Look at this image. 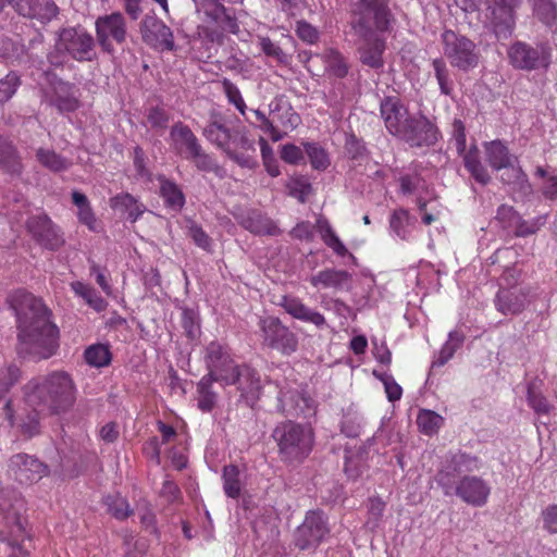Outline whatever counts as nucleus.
Returning a JSON list of instances; mask_svg holds the SVG:
<instances>
[{"mask_svg": "<svg viewBox=\"0 0 557 557\" xmlns=\"http://www.w3.org/2000/svg\"><path fill=\"white\" fill-rule=\"evenodd\" d=\"M17 322V354L33 360L48 359L59 346V329L40 298L17 292L12 298Z\"/></svg>", "mask_w": 557, "mask_h": 557, "instance_id": "obj_1", "label": "nucleus"}, {"mask_svg": "<svg viewBox=\"0 0 557 557\" xmlns=\"http://www.w3.org/2000/svg\"><path fill=\"white\" fill-rule=\"evenodd\" d=\"M26 404L44 416L67 412L76 400V386L65 371H52L28 381L24 387Z\"/></svg>", "mask_w": 557, "mask_h": 557, "instance_id": "obj_2", "label": "nucleus"}, {"mask_svg": "<svg viewBox=\"0 0 557 557\" xmlns=\"http://www.w3.org/2000/svg\"><path fill=\"white\" fill-rule=\"evenodd\" d=\"M272 437L281 460L288 465L301 463L309 457L314 445V432L309 424L284 421L273 430Z\"/></svg>", "mask_w": 557, "mask_h": 557, "instance_id": "obj_3", "label": "nucleus"}, {"mask_svg": "<svg viewBox=\"0 0 557 557\" xmlns=\"http://www.w3.org/2000/svg\"><path fill=\"white\" fill-rule=\"evenodd\" d=\"M393 14L387 0H354L350 26L355 35L384 33L389 29Z\"/></svg>", "mask_w": 557, "mask_h": 557, "instance_id": "obj_4", "label": "nucleus"}, {"mask_svg": "<svg viewBox=\"0 0 557 557\" xmlns=\"http://www.w3.org/2000/svg\"><path fill=\"white\" fill-rule=\"evenodd\" d=\"M443 55L451 67L470 72L478 67L481 53L478 45L465 35L446 29L441 35Z\"/></svg>", "mask_w": 557, "mask_h": 557, "instance_id": "obj_5", "label": "nucleus"}, {"mask_svg": "<svg viewBox=\"0 0 557 557\" xmlns=\"http://www.w3.org/2000/svg\"><path fill=\"white\" fill-rule=\"evenodd\" d=\"M436 482L444 495L455 494L462 502L473 507L484 506L491 494L490 484L480 476L463 475L457 483L449 478L448 471H438Z\"/></svg>", "mask_w": 557, "mask_h": 557, "instance_id": "obj_6", "label": "nucleus"}, {"mask_svg": "<svg viewBox=\"0 0 557 557\" xmlns=\"http://www.w3.org/2000/svg\"><path fill=\"white\" fill-rule=\"evenodd\" d=\"M49 86L44 90L46 101L60 113L74 112L81 107L79 88L70 82L59 78L55 74L46 72Z\"/></svg>", "mask_w": 557, "mask_h": 557, "instance_id": "obj_7", "label": "nucleus"}, {"mask_svg": "<svg viewBox=\"0 0 557 557\" xmlns=\"http://www.w3.org/2000/svg\"><path fill=\"white\" fill-rule=\"evenodd\" d=\"M96 39L102 51L114 53V44L122 46L127 38V23L121 12L98 16L95 22Z\"/></svg>", "mask_w": 557, "mask_h": 557, "instance_id": "obj_8", "label": "nucleus"}, {"mask_svg": "<svg viewBox=\"0 0 557 557\" xmlns=\"http://www.w3.org/2000/svg\"><path fill=\"white\" fill-rule=\"evenodd\" d=\"M59 47L78 62L92 61L96 58L95 38L84 27H65L58 32Z\"/></svg>", "mask_w": 557, "mask_h": 557, "instance_id": "obj_9", "label": "nucleus"}, {"mask_svg": "<svg viewBox=\"0 0 557 557\" xmlns=\"http://www.w3.org/2000/svg\"><path fill=\"white\" fill-rule=\"evenodd\" d=\"M330 533L327 517L321 510H310L295 533V545L300 549L315 548Z\"/></svg>", "mask_w": 557, "mask_h": 557, "instance_id": "obj_10", "label": "nucleus"}, {"mask_svg": "<svg viewBox=\"0 0 557 557\" xmlns=\"http://www.w3.org/2000/svg\"><path fill=\"white\" fill-rule=\"evenodd\" d=\"M203 361L208 370L206 375L218 379L221 385L231 379L230 374L239 366L233 359L228 346L218 341H212L205 347Z\"/></svg>", "mask_w": 557, "mask_h": 557, "instance_id": "obj_11", "label": "nucleus"}, {"mask_svg": "<svg viewBox=\"0 0 557 557\" xmlns=\"http://www.w3.org/2000/svg\"><path fill=\"white\" fill-rule=\"evenodd\" d=\"M259 325L262 332L263 343L265 345L284 355H290L296 351L298 339L296 335L280 321V319L268 317L261 319Z\"/></svg>", "mask_w": 557, "mask_h": 557, "instance_id": "obj_12", "label": "nucleus"}, {"mask_svg": "<svg viewBox=\"0 0 557 557\" xmlns=\"http://www.w3.org/2000/svg\"><path fill=\"white\" fill-rule=\"evenodd\" d=\"M8 472L21 484H34L48 475L49 468L35 456L20 453L9 459Z\"/></svg>", "mask_w": 557, "mask_h": 557, "instance_id": "obj_13", "label": "nucleus"}, {"mask_svg": "<svg viewBox=\"0 0 557 557\" xmlns=\"http://www.w3.org/2000/svg\"><path fill=\"white\" fill-rule=\"evenodd\" d=\"M230 376L231 379L226 380L222 385H236L240 400L247 406L253 407L262 389L261 379L258 372L247 364H239Z\"/></svg>", "mask_w": 557, "mask_h": 557, "instance_id": "obj_14", "label": "nucleus"}, {"mask_svg": "<svg viewBox=\"0 0 557 557\" xmlns=\"http://www.w3.org/2000/svg\"><path fill=\"white\" fill-rule=\"evenodd\" d=\"M522 0H492L490 23L497 39H508L516 25V11Z\"/></svg>", "mask_w": 557, "mask_h": 557, "instance_id": "obj_15", "label": "nucleus"}, {"mask_svg": "<svg viewBox=\"0 0 557 557\" xmlns=\"http://www.w3.org/2000/svg\"><path fill=\"white\" fill-rule=\"evenodd\" d=\"M143 41L149 47L161 50L172 51L175 48L174 35L172 29L154 15H146L139 26Z\"/></svg>", "mask_w": 557, "mask_h": 557, "instance_id": "obj_16", "label": "nucleus"}, {"mask_svg": "<svg viewBox=\"0 0 557 557\" xmlns=\"http://www.w3.org/2000/svg\"><path fill=\"white\" fill-rule=\"evenodd\" d=\"M399 138L411 147H429L437 141L438 131L426 116L412 115Z\"/></svg>", "mask_w": 557, "mask_h": 557, "instance_id": "obj_17", "label": "nucleus"}, {"mask_svg": "<svg viewBox=\"0 0 557 557\" xmlns=\"http://www.w3.org/2000/svg\"><path fill=\"white\" fill-rule=\"evenodd\" d=\"M508 58L513 67L525 71L547 67L549 64V55L543 48H533L521 41L509 48Z\"/></svg>", "mask_w": 557, "mask_h": 557, "instance_id": "obj_18", "label": "nucleus"}, {"mask_svg": "<svg viewBox=\"0 0 557 557\" xmlns=\"http://www.w3.org/2000/svg\"><path fill=\"white\" fill-rule=\"evenodd\" d=\"M224 153L242 168L252 170L258 166L256 143L246 129L237 128Z\"/></svg>", "mask_w": 557, "mask_h": 557, "instance_id": "obj_19", "label": "nucleus"}, {"mask_svg": "<svg viewBox=\"0 0 557 557\" xmlns=\"http://www.w3.org/2000/svg\"><path fill=\"white\" fill-rule=\"evenodd\" d=\"M15 12L26 18L36 20L46 25L59 14V8L53 0H7Z\"/></svg>", "mask_w": 557, "mask_h": 557, "instance_id": "obj_20", "label": "nucleus"}, {"mask_svg": "<svg viewBox=\"0 0 557 557\" xmlns=\"http://www.w3.org/2000/svg\"><path fill=\"white\" fill-rule=\"evenodd\" d=\"M27 228L33 237L47 249L57 250L64 243L59 228L46 214L30 216L27 221Z\"/></svg>", "mask_w": 557, "mask_h": 557, "instance_id": "obj_21", "label": "nucleus"}, {"mask_svg": "<svg viewBox=\"0 0 557 557\" xmlns=\"http://www.w3.org/2000/svg\"><path fill=\"white\" fill-rule=\"evenodd\" d=\"M380 111L386 129L397 137H399L412 116L399 99L392 97H388L381 102Z\"/></svg>", "mask_w": 557, "mask_h": 557, "instance_id": "obj_22", "label": "nucleus"}, {"mask_svg": "<svg viewBox=\"0 0 557 557\" xmlns=\"http://www.w3.org/2000/svg\"><path fill=\"white\" fill-rule=\"evenodd\" d=\"M198 10L222 30L238 34L239 25L236 16L224 7L221 0H198Z\"/></svg>", "mask_w": 557, "mask_h": 557, "instance_id": "obj_23", "label": "nucleus"}, {"mask_svg": "<svg viewBox=\"0 0 557 557\" xmlns=\"http://www.w3.org/2000/svg\"><path fill=\"white\" fill-rule=\"evenodd\" d=\"M280 305L294 319L311 323L319 330L329 327L325 317L319 311L305 305L298 297L283 296Z\"/></svg>", "mask_w": 557, "mask_h": 557, "instance_id": "obj_24", "label": "nucleus"}, {"mask_svg": "<svg viewBox=\"0 0 557 557\" xmlns=\"http://www.w3.org/2000/svg\"><path fill=\"white\" fill-rule=\"evenodd\" d=\"M379 34L357 35L359 38L358 51L360 61L372 69H380L384 64L383 52L385 50V41Z\"/></svg>", "mask_w": 557, "mask_h": 557, "instance_id": "obj_25", "label": "nucleus"}, {"mask_svg": "<svg viewBox=\"0 0 557 557\" xmlns=\"http://www.w3.org/2000/svg\"><path fill=\"white\" fill-rule=\"evenodd\" d=\"M528 292L523 288H502L497 292L494 305L505 315L520 314L529 305Z\"/></svg>", "mask_w": 557, "mask_h": 557, "instance_id": "obj_26", "label": "nucleus"}, {"mask_svg": "<svg viewBox=\"0 0 557 557\" xmlns=\"http://www.w3.org/2000/svg\"><path fill=\"white\" fill-rule=\"evenodd\" d=\"M237 128L228 127L225 117L218 112L210 115L208 124L205 126L202 134L211 144L215 145L219 149L225 152L228 145L232 143Z\"/></svg>", "mask_w": 557, "mask_h": 557, "instance_id": "obj_27", "label": "nucleus"}, {"mask_svg": "<svg viewBox=\"0 0 557 557\" xmlns=\"http://www.w3.org/2000/svg\"><path fill=\"white\" fill-rule=\"evenodd\" d=\"M278 400L283 412L289 416L308 417L314 411L313 399L302 391L282 392Z\"/></svg>", "mask_w": 557, "mask_h": 557, "instance_id": "obj_28", "label": "nucleus"}, {"mask_svg": "<svg viewBox=\"0 0 557 557\" xmlns=\"http://www.w3.org/2000/svg\"><path fill=\"white\" fill-rule=\"evenodd\" d=\"M240 225L256 235L276 236L281 233L275 222L258 210H250L242 216Z\"/></svg>", "mask_w": 557, "mask_h": 557, "instance_id": "obj_29", "label": "nucleus"}, {"mask_svg": "<svg viewBox=\"0 0 557 557\" xmlns=\"http://www.w3.org/2000/svg\"><path fill=\"white\" fill-rule=\"evenodd\" d=\"M170 136L173 140L174 149L185 159L201 146L191 129L181 122L172 126Z\"/></svg>", "mask_w": 557, "mask_h": 557, "instance_id": "obj_30", "label": "nucleus"}, {"mask_svg": "<svg viewBox=\"0 0 557 557\" xmlns=\"http://www.w3.org/2000/svg\"><path fill=\"white\" fill-rule=\"evenodd\" d=\"M219 382L218 379L211 375H203L197 383L196 387V401L197 407L201 412L209 413L218 405L219 394L214 391L213 384Z\"/></svg>", "mask_w": 557, "mask_h": 557, "instance_id": "obj_31", "label": "nucleus"}, {"mask_svg": "<svg viewBox=\"0 0 557 557\" xmlns=\"http://www.w3.org/2000/svg\"><path fill=\"white\" fill-rule=\"evenodd\" d=\"M471 177L481 185H487L491 182V175L481 161L480 150L475 145L465 149L463 153H458Z\"/></svg>", "mask_w": 557, "mask_h": 557, "instance_id": "obj_32", "label": "nucleus"}, {"mask_svg": "<svg viewBox=\"0 0 557 557\" xmlns=\"http://www.w3.org/2000/svg\"><path fill=\"white\" fill-rule=\"evenodd\" d=\"M483 146L486 161L495 171H500L504 166L510 165L511 162H517V158L510 153L508 147L502 140L486 141Z\"/></svg>", "mask_w": 557, "mask_h": 557, "instance_id": "obj_33", "label": "nucleus"}, {"mask_svg": "<svg viewBox=\"0 0 557 557\" xmlns=\"http://www.w3.org/2000/svg\"><path fill=\"white\" fill-rule=\"evenodd\" d=\"M12 525H10L9 534L7 537H1L5 542L11 553L9 557H25L26 549L23 547L24 540L27 537L24 522L18 516L17 510H14L12 516Z\"/></svg>", "mask_w": 557, "mask_h": 557, "instance_id": "obj_34", "label": "nucleus"}, {"mask_svg": "<svg viewBox=\"0 0 557 557\" xmlns=\"http://www.w3.org/2000/svg\"><path fill=\"white\" fill-rule=\"evenodd\" d=\"M324 65V71L330 77L344 78L349 72L346 58L334 48H326L317 54Z\"/></svg>", "mask_w": 557, "mask_h": 557, "instance_id": "obj_35", "label": "nucleus"}, {"mask_svg": "<svg viewBox=\"0 0 557 557\" xmlns=\"http://www.w3.org/2000/svg\"><path fill=\"white\" fill-rule=\"evenodd\" d=\"M482 467L480 459L466 453H457L451 455L448 465L441 471H448L449 478L453 480L455 475H461L479 471Z\"/></svg>", "mask_w": 557, "mask_h": 557, "instance_id": "obj_36", "label": "nucleus"}, {"mask_svg": "<svg viewBox=\"0 0 557 557\" xmlns=\"http://www.w3.org/2000/svg\"><path fill=\"white\" fill-rule=\"evenodd\" d=\"M0 169L11 175H21L23 163L14 145L0 136Z\"/></svg>", "mask_w": 557, "mask_h": 557, "instance_id": "obj_37", "label": "nucleus"}, {"mask_svg": "<svg viewBox=\"0 0 557 557\" xmlns=\"http://www.w3.org/2000/svg\"><path fill=\"white\" fill-rule=\"evenodd\" d=\"M416 219L404 208L396 209L389 216V232L393 236L409 240Z\"/></svg>", "mask_w": 557, "mask_h": 557, "instance_id": "obj_38", "label": "nucleus"}, {"mask_svg": "<svg viewBox=\"0 0 557 557\" xmlns=\"http://www.w3.org/2000/svg\"><path fill=\"white\" fill-rule=\"evenodd\" d=\"M112 209L126 214L127 220L136 222L145 212V206L138 201L133 195L123 193L110 199Z\"/></svg>", "mask_w": 557, "mask_h": 557, "instance_id": "obj_39", "label": "nucleus"}, {"mask_svg": "<svg viewBox=\"0 0 557 557\" xmlns=\"http://www.w3.org/2000/svg\"><path fill=\"white\" fill-rule=\"evenodd\" d=\"M349 274L344 270L326 269L309 278L313 287L341 289L348 281Z\"/></svg>", "mask_w": 557, "mask_h": 557, "instance_id": "obj_40", "label": "nucleus"}, {"mask_svg": "<svg viewBox=\"0 0 557 557\" xmlns=\"http://www.w3.org/2000/svg\"><path fill=\"white\" fill-rule=\"evenodd\" d=\"M315 228L319 232L324 244L329 248H331L334 251V253H336L339 257H345L348 253L346 246L335 234L330 222L325 218H318Z\"/></svg>", "mask_w": 557, "mask_h": 557, "instance_id": "obj_41", "label": "nucleus"}, {"mask_svg": "<svg viewBox=\"0 0 557 557\" xmlns=\"http://www.w3.org/2000/svg\"><path fill=\"white\" fill-rule=\"evenodd\" d=\"M160 194L165 205L174 210H181L185 205V196L176 183L165 178L159 177Z\"/></svg>", "mask_w": 557, "mask_h": 557, "instance_id": "obj_42", "label": "nucleus"}, {"mask_svg": "<svg viewBox=\"0 0 557 557\" xmlns=\"http://www.w3.org/2000/svg\"><path fill=\"white\" fill-rule=\"evenodd\" d=\"M287 109V120H283V127L286 129H294L300 123V116L298 113L294 111L289 102L285 99L284 96H277L272 99L269 103L270 114L274 117H277L280 113Z\"/></svg>", "mask_w": 557, "mask_h": 557, "instance_id": "obj_43", "label": "nucleus"}, {"mask_svg": "<svg viewBox=\"0 0 557 557\" xmlns=\"http://www.w3.org/2000/svg\"><path fill=\"white\" fill-rule=\"evenodd\" d=\"M36 158L44 168L51 172L66 171L72 164L69 159L58 154L54 150L51 149H37Z\"/></svg>", "mask_w": 557, "mask_h": 557, "instance_id": "obj_44", "label": "nucleus"}, {"mask_svg": "<svg viewBox=\"0 0 557 557\" xmlns=\"http://www.w3.org/2000/svg\"><path fill=\"white\" fill-rule=\"evenodd\" d=\"M504 172L500 175L502 182L512 185L515 189L527 193L530 189V184L527 174L518 165L517 162H511L510 165L504 166Z\"/></svg>", "mask_w": 557, "mask_h": 557, "instance_id": "obj_45", "label": "nucleus"}, {"mask_svg": "<svg viewBox=\"0 0 557 557\" xmlns=\"http://www.w3.org/2000/svg\"><path fill=\"white\" fill-rule=\"evenodd\" d=\"M223 491L227 497L238 498L242 492L240 471L235 465H227L222 473Z\"/></svg>", "mask_w": 557, "mask_h": 557, "instance_id": "obj_46", "label": "nucleus"}, {"mask_svg": "<svg viewBox=\"0 0 557 557\" xmlns=\"http://www.w3.org/2000/svg\"><path fill=\"white\" fill-rule=\"evenodd\" d=\"M85 361L90 367L102 368L111 362V352L109 346L104 344H94L85 349Z\"/></svg>", "mask_w": 557, "mask_h": 557, "instance_id": "obj_47", "label": "nucleus"}, {"mask_svg": "<svg viewBox=\"0 0 557 557\" xmlns=\"http://www.w3.org/2000/svg\"><path fill=\"white\" fill-rule=\"evenodd\" d=\"M71 289L95 310L101 311L104 308L103 298L91 286L81 281H75L71 283Z\"/></svg>", "mask_w": 557, "mask_h": 557, "instance_id": "obj_48", "label": "nucleus"}, {"mask_svg": "<svg viewBox=\"0 0 557 557\" xmlns=\"http://www.w3.org/2000/svg\"><path fill=\"white\" fill-rule=\"evenodd\" d=\"M444 419L442 416L432 410L423 409L417 417L419 430L425 435L436 433L442 426Z\"/></svg>", "mask_w": 557, "mask_h": 557, "instance_id": "obj_49", "label": "nucleus"}, {"mask_svg": "<svg viewBox=\"0 0 557 557\" xmlns=\"http://www.w3.org/2000/svg\"><path fill=\"white\" fill-rule=\"evenodd\" d=\"M534 14L544 24L552 26L557 20V10L553 0H529Z\"/></svg>", "mask_w": 557, "mask_h": 557, "instance_id": "obj_50", "label": "nucleus"}, {"mask_svg": "<svg viewBox=\"0 0 557 557\" xmlns=\"http://www.w3.org/2000/svg\"><path fill=\"white\" fill-rule=\"evenodd\" d=\"M432 66L436 81L438 83L441 92L444 95H450L453 91V81L447 64L443 58H435L432 61Z\"/></svg>", "mask_w": 557, "mask_h": 557, "instance_id": "obj_51", "label": "nucleus"}, {"mask_svg": "<svg viewBox=\"0 0 557 557\" xmlns=\"http://www.w3.org/2000/svg\"><path fill=\"white\" fill-rule=\"evenodd\" d=\"M104 504L109 513L115 519L124 520L129 517L133 510L129 507L128 502L120 495H108L104 498Z\"/></svg>", "mask_w": 557, "mask_h": 557, "instance_id": "obj_52", "label": "nucleus"}, {"mask_svg": "<svg viewBox=\"0 0 557 557\" xmlns=\"http://www.w3.org/2000/svg\"><path fill=\"white\" fill-rule=\"evenodd\" d=\"M221 85L227 101L233 104L242 115H245L247 106L238 87L226 77L221 79Z\"/></svg>", "mask_w": 557, "mask_h": 557, "instance_id": "obj_53", "label": "nucleus"}, {"mask_svg": "<svg viewBox=\"0 0 557 557\" xmlns=\"http://www.w3.org/2000/svg\"><path fill=\"white\" fill-rule=\"evenodd\" d=\"M528 404L537 414H547L553 408L542 393L537 391L535 383L528 386Z\"/></svg>", "mask_w": 557, "mask_h": 557, "instance_id": "obj_54", "label": "nucleus"}, {"mask_svg": "<svg viewBox=\"0 0 557 557\" xmlns=\"http://www.w3.org/2000/svg\"><path fill=\"white\" fill-rule=\"evenodd\" d=\"M286 187L289 195L297 198L300 202H305L311 191V185L304 176L290 177L286 184Z\"/></svg>", "mask_w": 557, "mask_h": 557, "instance_id": "obj_55", "label": "nucleus"}, {"mask_svg": "<svg viewBox=\"0 0 557 557\" xmlns=\"http://www.w3.org/2000/svg\"><path fill=\"white\" fill-rule=\"evenodd\" d=\"M146 117L150 127L159 133L166 129L170 121L168 112L159 106L150 107L147 110Z\"/></svg>", "mask_w": 557, "mask_h": 557, "instance_id": "obj_56", "label": "nucleus"}, {"mask_svg": "<svg viewBox=\"0 0 557 557\" xmlns=\"http://www.w3.org/2000/svg\"><path fill=\"white\" fill-rule=\"evenodd\" d=\"M305 149L313 169L324 170L327 168L330 163L327 153L321 146L314 143H308L305 145Z\"/></svg>", "mask_w": 557, "mask_h": 557, "instance_id": "obj_57", "label": "nucleus"}, {"mask_svg": "<svg viewBox=\"0 0 557 557\" xmlns=\"http://www.w3.org/2000/svg\"><path fill=\"white\" fill-rule=\"evenodd\" d=\"M20 377L21 370L16 366L11 364L0 370V400L18 382Z\"/></svg>", "mask_w": 557, "mask_h": 557, "instance_id": "obj_58", "label": "nucleus"}, {"mask_svg": "<svg viewBox=\"0 0 557 557\" xmlns=\"http://www.w3.org/2000/svg\"><path fill=\"white\" fill-rule=\"evenodd\" d=\"M373 375L383 383L387 399L389 401L393 403L401 398L403 388L398 383H396V381L391 374L385 372L380 373L379 371L374 370Z\"/></svg>", "mask_w": 557, "mask_h": 557, "instance_id": "obj_59", "label": "nucleus"}, {"mask_svg": "<svg viewBox=\"0 0 557 557\" xmlns=\"http://www.w3.org/2000/svg\"><path fill=\"white\" fill-rule=\"evenodd\" d=\"M399 186H400V191L404 195H411L421 189H424L425 182L417 173L404 174L399 177Z\"/></svg>", "mask_w": 557, "mask_h": 557, "instance_id": "obj_60", "label": "nucleus"}, {"mask_svg": "<svg viewBox=\"0 0 557 557\" xmlns=\"http://www.w3.org/2000/svg\"><path fill=\"white\" fill-rule=\"evenodd\" d=\"M187 160L194 162L195 166L199 171L203 172H212L216 169V163L214 159L208 154L202 147L200 146L195 152L188 156Z\"/></svg>", "mask_w": 557, "mask_h": 557, "instance_id": "obj_61", "label": "nucleus"}, {"mask_svg": "<svg viewBox=\"0 0 557 557\" xmlns=\"http://www.w3.org/2000/svg\"><path fill=\"white\" fill-rule=\"evenodd\" d=\"M188 235L194 240V243L203 250H210L211 248V238L208 234L202 230L200 225L196 222L188 220L187 224Z\"/></svg>", "mask_w": 557, "mask_h": 557, "instance_id": "obj_62", "label": "nucleus"}, {"mask_svg": "<svg viewBox=\"0 0 557 557\" xmlns=\"http://www.w3.org/2000/svg\"><path fill=\"white\" fill-rule=\"evenodd\" d=\"M18 85L20 77L13 72L0 79V102L8 101L15 94Z\"/></svg>", "mask_w": 557, "mask_h": 557, "instance_id": "obj_63", "label": "nucleus"}, {"mask_svg": "<svg viewBox=\"0 0 557 557\" xmlns=\"http://www.w3.org/2000/svg\"><path fill=\"white\" fill-rule=\"evenodd\" d=\"M543 529L549 534L557 533V504L548 505L541 512Z\"/></svg>", "mask_w": 557, "mask_h": 557, "instance_id": "obj_64", "label": "nucleus"}]
</instances>
